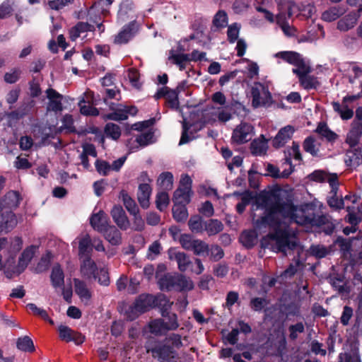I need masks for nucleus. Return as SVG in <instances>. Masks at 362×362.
I'll return each mask as SVG.
<instances>
[{
  "label": "nucleus",
  "instance_id": "1",
  "mask_svg": "<svg viewBox=\"0 0 362 362\" xmlns=\"http://www.w3.org/2000/svg\"><path fill=\"white\" fill-rule=\"evenodd\" d=\"M254 198L250 192V201ZM255 202L264 209V213L270 214L273 211L274 216L280 217L281 221L289 218L300 226H320L326 220L325 215L316 216L314 204L305 203L298 207L279 188L262 191L255 196Z\"/></svg>",
  "mask_w": 362,
  "mask_h": 362
},
{
  "label": "nucleus",
  "instance_id": "2",
  "mask_svg": "<svg viewBox=\"0 0 362 362\" xmlns=\"http://www.w3.org/2000/svg\"><path fill=\"white\" fill-rule=\"evenodd\" d=\"M259 221L262 226H268L272 230L267 237L275 241L274 250L276 252H282L286 255V250H294L297 247V241L290 240L289 232L281 228L283 221L280 217H274L273 211L270 214L264 212Z\"/></svg>",
  "mask_w": 362,
  "mask_h": 362
},
{
  "label": "nucleus",
  "instance_id": "3",
  "mask_svg": "<svg viewBox=\"0 0 362 362\" xmlns=\"http://www.w3.org/2000/svg\"><path fill=\"white\" fill-rule=\"evenodd\" d=\"M37 247L34 245L27 247L19 256L18 262L16 263V257L7 258L4 262V272L8 278L14 275H19L28 267L33 257Z\"/></svg>",
  "mask_w": 362,
  "mask_h": 362
},
{
  "label": "nucleus",
  "instance_id": "4",
  "mask_svg": "<svg viewBox=\"0 0 362 362\" xmlns=\"http://www.w3.org/2000/svg\"><path fill=\"white\" fill-rule=\"evenodd\" d=\"M159 284L162 289L175 288L182 291H189L194 288L192 280L182 274H167L160 279Z\"/></svg>",
  "mask_w": 362,
  "mask_h": 362
},
{
  "label": "nucleus",
  "instance_id": "5",
  "mask_svg": "<svg viewBox=\"0 0 362 362\" xmlns=\"http://www.w3.org/2000/svg\"><path fill=\"white\" fill-rule=\"evenodd\" d=\"M134 303L136 305V310L137 309L139 312L142 313L154 305H158L162 307L163 316H165V311L172 305V303H170L164 296H159L155 298L153 296L147 294L139 296Z\"/></svg>",
  "mask_w": 362,
  "mask_h": 362
},
{
  "label": "nucleus",
  "instance_id": "6",
  "mask_svg": "<svg viewBox=\"0 0 362 362\" xmlns=\"http://www.w3.org/2000/svg\"><path fill=\"white\" fill-rule=\"evenodd\" d=\"M250 94L252 97V106L254 108L269 107L274 103L268 86L259 82L255 83L250 89Z\"/></svg>",
  "mask_w": 362,
  "mask_h": 362
},
{
  "label": "nucleus",
  "instance_id": "7",
  "mask_svg": "<svg viewBox=\"0 0 362 362\" xmlns=\"http://www.w3.org/2000/svg\"><path fill=\"white\" fill-rule=\"evenodd\" d=\"M327 182L331 188L329 195L327 199L328 206L335 210L343 209L344 207V199L342 198H339L337 196L339 185L337 174H329Z\"/></svg>",
  "mask_w": 362,
  "mask_h": 362
},
{
  "label": "nucleus",
  "instance_id": "8",
  "mask_svg": "<svg viewBox=\"0 0 362 362\" xmlns=\"http://www.w3.org/2000/svg\"><path fill=\"white\" fill-rule=\"evenodd\" d=\"M17 223L16 215L11 211L0 210V234L11 231L16 227Z\"/></svg>",
  "mask_w": 362,
  "mask_h": 362
},
{
  "label": "nucleus",
  "instance_id": "9",
  "mask_svg": "<svg viewBox=\"0 0 362 362\" xmlns=\"http://www.w3.org/2000/svg\"><path fill=\"white\" fill-rule=\"evenodd\" d=\"M156 100L165 98L169 107L177 109L179 107L178 93L175 90H170L168 87L159 89L154 95Z\"/></svg>",
  "mask_w": 362,
  "mask_h": 362
},
{
  "label": "nucleus",
  "instance_id": "10",
  "mask_svg": "<svg viewBox=\"0 0 362 362\" xmlns=\"http://www.w3.org/2000/svg\"><path fill=\"white\" fill-rule=\"evenodd\" d=\"M294 133V128L287 125L281 128L272 141V146L275 148L283 147L290 140Z\"/></svg>",
  "mask_w": 362,
  "mask_h": 362
},
{
  "label": "nucleus",
  "instance_id": "11",
  "mask_svg": "<svg viewBox=\"0 0 362 362\" xmlns=\"http://www.w3.org/2000/svg\"><path fill=\"white\" fill-rule=\"evenodd\" d=\"M93 93L91 91H87L84 93L83 98L79 102L81 113L84 115L96 116L99 111L94 107Z\"/></svg>",
  "mask_w": 362,
  "mask_h": 362
},
{
  "label": "nucleus",
  "instance_id": "12",
  "mask_svg": "<svg viewBox=\"0 0 362 362\" xmlns=\"http://www.w3.org/2000/svg\"><path fill=\"white\" fill-rule=\"evenodd\" d=\"M153 356L160 362H175L177 356L175 352L167 346H157L152 350Z\"/></svg>",
  "mask_w": 362,
  "mask_h": 362
},
{
  "label": "nucleus",
  "instance_id": "13",
  "mask_svg": "<svg viewBox=\"0 0 362 362\" xmlns=\"http://www.w3.org/2000/svg\"><path fill=\"white\" fill-rule=\"evenodd\" d=\"M90 223L95 230L101 233L110 226L108 216L103 211L93 214L90 218Z\"/></svg>",
  "mask_w": 362,
  "mask_h": 362
},
{
  "label": "nucleus",
  "instance_id": "14",
  "mask_svg": "<svg viewBox=\"0 0 362 362\" xmlns=\"http://www.w3.org/2000/svg\"><path fill=\"white\" fill-rule=\"evenodd\" d=\"M110 214L114 221L120 229L126 230L129 228V221L121 206H114Z\"/></svg>",
  "mask_w": 362,
  "mask_h": 362
},
{
  "label": "nucleus",
  "instance_id": "15",
  "mask_svg": "<svg viewBox=\"0 0 362 362\" xmlns=\"http://www.w3.org/2000/svg\"><path fill=\"white\" fill-rule=\"evenodd\" d=\"M362 136V122H353L351 128L347 134L346 142L350 147L357 146Z\"/></svg>",
  "mask_w": 362,
  "mask_h": 362
},
{
  "label": "nucleus",
  "instance_id": "16",
  "mask_svg": "<svg viewBox=\"0 0 362 362\" xmlns=\"http://www.w3.org/2000/svg\"><path fill=\"white\" fill-rule=\"evenodd\" d=\"M153 134L148 131L129 141L127 146L131 151H136L140 146H145L152 142Z\"/></svg>",
  "mask_w": 362,
  "mask_h": 362
},
{
  "label": "nucleus",
  "instance_id": "17",
  "mask_svg": "<svg viewBox=\"0 0 362 362\" xmlns=\"http://www.w3.org/2000/svg\"><path fill=\"white\" fill-rule=\"evenodd\" d=\"M169 258L171 260H175L178 265V269L181 272H185L187 269L191 262L187 255L182 252H178L175 249H170L168 251Z\"/></svg>",
  "mask_w": 362,
  "mask_h": 362
},
{
  "label": "nucleus",
  "instance_id": "18",
  "mask_svg": "<svg viewBox=\"0 0 362 362\" xmlns=\"http://www.w3.org/2000/svg\"><path fill=\"white\" fill-rule=\"evenodd\" d=\"M93 26L87 23H78L70 30V37L72 40H76L78 37L83 40L87 37V33L93 32Z\"/></svg>",
  "mask_w": 362,
  "mask_h": 362
},
{
  "label": "nucleus",
  "instance_id": "19",
  "mask_svg": "<svg viewBox=\"0 0 362 362\" xmlns=\"http://www.w3.org/2000/svg\"><path fill=\"white\" fill-rule=\"evenodd\" d=\"M46 93L49 100V103L47 104V110L54 112L61 111L62 110V95L52 88L47 89Z\"/></svg>",
  "mask_w": 362,
  "mask_h": 362
},
{
  "label": "nucleus",
  "instance_id": "20",
  "mask_svg": "<svg viewBox=\"0 0 362 362\" xmlns=\"http://www.w3.org/2000/svg\"><path fill=\"white\" fill-rule=\"evenodd\" d=\"M74 287L75 292L80 298L81 302L88 305L90 301L92 293L86 284L79 279H74Z\"/></svg>",
  "mask_w": 362,
  "mask_h": 362
},
{
  "label": "nucleus",
  "instance_id": "21",
  "mask_svg": "<svg viewBox=\"0 0 362 362\" xmlns=\"http://www.w3.org/2000/svg\"><path fill=\"white\" fill-rule=\"evenodd\" d=\"M20 203L19 194L17 192L11 191L6 194L4 200L0 202V210L5 211L17 207Z\"/></svg>",
  "mask_w": 362,
  "mask_h": 362
},
{
  "label": "nucleus",
  "instance_id": "22",
  "mask_svg": "<svg viewBox=\"0 0 362 362\" xmlns=\"http://www.w3.org/2000/svg\"><path fill=\"white\" fill-rule=\"evenodd\" d=\"M81 272L86 279L93 277L96 279L98 268L95 262L90 257L81 258Z\"/></svg>",
  "mask_w": 362,
  "mask_h": 362
},
{
  "label": "nucleus",
  "instance_id": "23",
  "mask_svg": "<svg viewBox=\"0 0 362 362\" xmlns=\"http://www.w3.org/2000/svg\"><path fill=\"white\" fill-rule=\"evenodd\" d=\"M268 148L267 140L264 135H261L259 139H254L250 143V153L255 156L264 155Z\"/></svg>",
  "mask_w": 362,
  "mask_h": 362
},
{
  "label": "nucleus",
  "instance_id": "24",
  "mask_svg": "<svg viewBox=\"0 0 362 362\" xmlns=\"http://www.w3.org/2000/svg\"><path fill=\"white\" fill-rule=\"evenodd\" d=\"M249 134V125L243 122L233 131L232 139L236 144H243L247 141V136Z\"/></svg>",
  "mask_w": 362,
  "mask_h": 362
},
{
  "label": "nucleus",
  "instance_id": "25",
  "mask_svg": "<svg viewBox=\"0 0 362 362\" xmlns=\"http://www.w3.org/2000/svg\"><path fill=\"white\" fill-rule=\"evenodd\" d=\"M315 132L329 143H334L339 138V135L332 131L325 122H320Z\"/></svg>",
  "mask_w": 362,
  "mask_h": 362
},
{
  "label": "nucleus",
  "instance_id": "26",
  "mask_svg": "<svg viewBox=\"0 0 362 362\" xmlns=\"http://www.w3.org/2000/svg\"><path fill=\"white\" fill-rule=\"evenodd\" d=\"M151 194V187L148 184H141L137 193L138 200L144 209L149 206V198Z\"/></svg>",
  "mask_w": 362,
  "mask_h": 362
},
{
  "label": "nucleus",
  "instance_id": "27",
  "mask_svg": "<svg viewBox=\"0 0 362 362\" xmlns=\"http://www.w3.org/2000/svg\"><path fill=\"white\" fill-rule=\"evenodd\" d=\"M102 233L110 244L117 245L121 243V233L114 226L110 225Z\"/></svg>",
  "mask_w": 362,
  "mask_h": 362
},
{
  "label": "nucleus",
  "instance_id": "28",
  "mask_svg": "<svg viewBox=\"0 0 362 362\" xmlns=\"http://www.w3.org/2000/svg\"><path fill=\"white\" fill-rule=\"evenodd\" d=\"M134 24H129L124 26L123 29L115 36L114 42L116 44L127 43L134 34Z\"/></svg>",
  "mask_w": 362,
  "mask_h": 362
},
{
  "label": "nucleus",
  "instance_id": "29",
  "mask_svg": "<svg viewBox=\"0 0 362 362\" xmlns=\"http://www.w3.org/2000/svg\"><path fill=\"white\" fill-rule=\"evenodd\" d=\"M78 251L80 258L90 257L92 251L91 239L88 235L79 238Z\"/></svg>",
  "mask_w": 362,
  "mask_h": 362
},
{
  "label": "nucleus",
  "instance_id": "30",
  "mask_svg": "<svg viewBox=\"0 0 362 362\" xmlns=\"http://www.w3.org/2000/svg\"><path fill=\"white\" fill-rule=\"evenodd\" d=\"M344 13L345 8L343 6H332L322 13V18L325 21L332 22L339 18Z\"/></svg>",
  "mask_w": 362,
  "mask_h": 362
},
{
  "label": "nucleus",
  "instance_id": "31",
  "mask_svg": "<svg viewBox=\"0 0 362 362\" xmlns=\"http://www.w3.org/2000/svg\"><path fill=\"white\" fill-rule=\"evenodd\" d=\"M276 57H280L286 62L296 66L298 64L303 66L301 62V55L296 52L293 51H284L276 54Z\"/></svg>",
  "mask_w": 362,
  "mask_h": 362
},
{
  "label": "nucleus",
  "instance_id": "32",
  "mask_svg": "<svg viewBox=\"0 0 362 362\" xmlns=\"http://www.w3.org/2000/svg\"><path fill=\"white\" fill-rule=\"evenodd\" d=\"M223 230V224L218 219H209L204 223V231L208 235H214Z\"/></svg>",
  "mask_w": 362,
  "mask_h": 362
},
{
  "label": "nucleus",
  "instance_id": "33",
  "mask_svg": "<svg viewBox=\"0 0 362 362\" xmlns=\"http://www.w3.org/2000/svg\"><path fill=\"white\" fill-rule=\"evenodd\" d=\"M205 221L198 215L192 216L188 221L189 230L197 234H202L204 231Z\"/></svg>",
  "mask_w": 362,
  "mask_h": 362
},
{
  "label": "nucleus",
  "instance_id": "34",
  "mask_svg": "<svg viewBox=\"0 0 362 362\" xmlns=\"http://www.w3.org/2000/svg\"><path fill=\"white\" fill-rule=\"evenodd\" d=\"M362 159L361 151L357 149L347 151L345 155V163L348 167L359 165Z\"/></svg>",
  "mask_w": 362,
  "mask_h": 362
},
{
  "label": "nucleus",
  "instance_id": "35",
  "mask_svg": "<svg viewBox=\"0 0 362 362\" xmlns=\"http://www.w3.org/2000/svg\"><path fill=\"white\" fill-rule=\"evenodd\" d=\"M192 194V192L177 189L173 195L174 204L187 205L190 202Z\"/></svg>",
  "mask_w": 362,
  "mask_h": 362
},
{
  "label": "nucleus",
  "instance_id": "36",
  "mask_svg": "<svg viewBox=\"0 0 362 362\" xmlns=\"http://www.w3.org/2000/svg\"><path fill=\"white\" fill-rule=\"evenodd\" d=\"M58 331L59 334V337L62 340L66 341H70L72 340L76 341L77 343H80L83 341V339L81 337H79V339L75 338L74 332L67 326L60 325L58 327Z\"/></svg>",
  "mask_w": 362,
  "mask_h": 362
},
{
  "label": "nucleus",
  "instance_id": "37",
  "mask_svg": "<svg viewBox=\"0 0 362 362\" xmlns=\"http://www.w3.org/2000/svg\"><path fill=\"white\" fill-rule=\"evenodd\" d=\"M169 60L177 65L180 70H184L186 66V64L189 61V57L185 54L175 53L171 52L168 57Z\"/></svg>",
  "mask_w": 362,
  "mask_h": 362
},
{
  "label": "nucleus",
  "instance_id": "38",
  "mask_svg": "<svg viewBox=\"0 0 362 362\" xmlns=\"http://www.w3.org/2000/svg\"><path fill=\"white\" fill-rule=\"evenodd\" d=\"M332 107L334 110L339 113L341 118L344 120H348L353 117L354 111L349 108L347 105L342 104V107L339 103L333 102Z\"/></svg>",
  "mask_w": 362,
  "mask_h": 362
},
{
  "label": "nucleus",
  "instance_id": "39",
  "mask_svg": "<svg viewBox=\"0 0 362 362\" xmlns=\"http://www.w3.org/2000/svg\"><path fill=\"white\" fill-rule=\"evenodd\" d=\"M315 141L314 136H309L305 139L303 143V150L313 157L317 156L320 151L319 148L315 145Z\"/></svg>",
  "mask_w": 362,
  "mask_h": 362
},
{
  "label": "nucleus",
  "instance_id": "40",
  "mask_svg": "<svg viewBox=\"0 0 362 362\" xmlns=\"http://www.w3.org/2000/svg\"><path fill=\"white\" fill-rule=\"evenodd\" d=\"M300 84L306 90H317L320 86L317 78L313 76L305 75L299 78Z\"/></svg>",
  "mask_w": 362,
  "mask_h": 362
},
{
  "label": "nucleus",
  "instance_id": "41",
  "mask_svg": "<svg viewBox=\"0 0 362 362\" xmlns=\"http://www.w3.org/2000/svg\"><path fill=\"white\" fill-rule=\"evenodd\" d=\"M23 247V240L21 237L16 236L11 239L10 245L7 250L8 258L16 257L17 253Z\"/></svg>",
  "mask_w": 362,
  "mask_h": 362
},
{
  "label": "nucleus",
  "instance_id": "42",
  "mask_svg": "<svg viewBox=\"0 0 362 362\" xmlns=\"http://www.w3.org/2000/svg\"><path fill=\"white\" fill-rule=\"evenodd\" d=\"M173 214L177 221H185L188 217V211L186 205L174 204Z\"/></svg>",
  "mask_w": 362,
  "mask_h": 362
},
{
  "label": "nucleus",
  "instance_id": "43",
  "mask_svg": "<svg viewBox=\"0 0 362 362\" xmlns=\"http://www.w3.org/2000/svg\"><path fill=\"white\" fill-rule=\"evenodd\" d=\"M281 312L286 315V319L289 317H297L300 314V307L295 303L284 304L281 308Z\"/></svg>",
  "mask_w": 362,
  "mask_h": 362
},
{
  "label": "nucleus",
  "instance_id": "44",
  "mask_svg": "<svg viewBox=\"0 0 362 362\" xmlns=\"http://www.w3.org/2000/svg\"><path fill=\"white\" fill-rule=\"evenodd\" d=\"M111 4V0H98L90 8L89 14H91L96 11L100 12L103 15H106L109 12V8Z\"/></svg>",
  "mask_w": 362,
  "mask_h": 362
},
{
  "label": "nucleus",
  "instance_id": "45",
  "mask_svg": "<svg viewBox=\"0 0 362 362\" xmlns=\"http://www.w3.org/2000/svg\"><path fill=\"white\" fill-rule=\"evenodd\" d=\"M17 348L23 351L32 352L35 350L32 339L27 336L20 337L17 339Z\"/></svg>",
  "mask_w": 362,
  "mask_h": 362
},
{
  "label": "nucleus",
  "instance_id": "46",
  "mask_svg": "<svg viewBox=\"0 0 362 362\" xmlns=\"http://www.w3.org/2000/svg\"><path fill=\"white\" fill-rule=\"evenodd\" d=\"M158 185L164 189H170L173 184V176L170 172L162 173L158 179Z\"/></svg>",
  "mask_w": 362,
  "mask_h": 362
},
{
  "label": "nucleus",
  "instance_id": "47",
  "mask_svg": "<svg viewBox=\"0 0 362 362\" xmlns=\"http://www.w3.org/2000/svg\"><path fill=\"white\" fill-rule=\"evenodd\" d=\"M64 273L62 269L57 266L52 269L51 279L54 287H61L64 284Z\"/></svg>",
  "mask_w": 362,
  "mask_h": 362
},
{
  "label": "nucleus",
  "instance_id": "48",
  "mask_svg": "<svg viewBox=\"0 0 362 362\" xmlns=\"http://www.w3.org/2000/svg\"><path fill=\"white\" fill-rule=\"evenodd\" d=\"M105 136L114 140H117L121 135V130L118 125L113 123H108L105 128Z\"/></svg>",
  "mask_w": 362,
  "mask_h": 362
},
{
  "label": "nucleus",
  "instance_id": "49",
  "mask_svg": "<svg viewBox=\"0 0 362 362\" xmlns=\"http://www.w3.org/2000/svg\"><path fill=\"white\" fill-rule=\"evenodd\" d=\"M27 308L31 310L34 315L40 316L44 320L48 322L51 325H54V322L52 319H50L48 316L47 311L42 308H38L34 303H28L27 305Z\"/></svg>",
  "mask_w": 362,
  "mask_h": 362
},
{
  "label": "nucleus",
  "instance_id": "50",
  "mask_svg": "<svg viewBox=\"0 0 362 362\" xmlns=\"http://www.w3.org/2000/svg\"><path fill=\"white\" fill-rule=\"evenodd\" d=\"M170 199L165 192H160L156 195V207L160 211H163L169 204Z\"/></svg>",
  "mask_w": 362,
  "mask_h": 362
},
{
  "label": "nucleus",
  "instance_id": "51",
  "mask_svg": "<svg viewBox=\"0 0 362 362\" xmlns=\"http://www.w3.org/2000/svg\"><path fill=\"white\" fill-rule=\"evenodd\" d=\"M192 250L197 255L205 256L209 255L208 245L201 240H196V242Z\"/></svg>",
  "mask_w": 362,
  "mask_h": 362
},
{
  "label": "nucleus",
  "instance_id": "52",
  "mask_svg": "<svg viewBox=\"0 0 362 362\" xmlns=\"http://www.w3.org/2000/svg\"><path fill=\"white\" fill-rule=\"evenodd\" d=\"M166 324L163 320H155L149 324L150 331L152 333L162 334L167 331Z\"/></svg>",
  "mask_w": 362,
  "mask_h": 362
},
{
  "label": "nucleus",
  "instance_id": "53",
  "mask_svg": "<svg viewBox=\"0 0 362 362\" xmlns=\"http://www.w3.org/2000/svg\"><path fill=\"white\" fill-rule=\"evenodd\" d=\"M214 25L216 28H223L228 24V16L225 11H219L213 20Z\"/></svg>",
  "mask_w": 362,
  "mask_h": 362
},
{
  "label": "nucleus",
  "instance_id": "54",
  "mask_svg": "<svg viewBox=\"0 0 362 362\" xmlns=\"http://www.w3.org/2000/svg\"><path fill=\"white\" fill-rule=\"evenodd\" d=\"M288 331L290 339L294 341L298 338V333H303L305 332L304 325L301 322L291 325L288 327Z\"/></svg>",
  "mask_w": 362,
  "mask_h": 362
},
{
  "label": "nucleus",
  "instance_id": "55",
  "mask_svg": "<svg viewBox=\"0 0 362 362\" xmlns=\"http://www.w3.org/2000/svg\"><path fill=\"white\" fill-rule=\"evenodd\" d=\"M109 118L112 120L120 121L127 119L125 106L119 105L115 112L109 115Z\"/></svg>",
  "mask_w": 362,
  "mask_h": 362
},
{
  "label": "nucleus",
  "instance_id": "56",
  "mask_svg": "<svg viewBox=\"0 0 362 362\" xmlns=\"http://www.w3.org/2000/svg\"><path fill=\"white\" fill-rule=\"evenodd\" d=\"M197 239H194L189 234H182L180 238V243L182 247L187 250H192Z\"/></svg>",
  "mask_w": 362,
  "mask_h": 362
},
{
  "label": "nucleus",
  "instance_id": "57",
  "mask_svg": "<svg viewBox=\"0 0 362 362\" xmlns=\"http://www.w3.org/2000/svg\"><path fill=\"white\" fill-rule=\"evenodd\" d=\"M240 28V26L238 23H233L228 26L227 36L230 42L233 43L238 39Z\"/></svg>",
  "mask_w": 362,
  "mask_h": 362
},
{
  "label": "nucleus",
  "instance_id": "58",
  "mask_svg": "<svg viewBox=\"0 0 362 362\" xmlns=\"http://www.w3.org/2000/svg\"><path fill=\"white\" fill-rule=\"evenodd\" d=\"M310 254L316 258L321 259L327 256L328 251L325 246L322 245H311Z\"/></svg>",
  "mask_w": 362,
  "mask_h": 362
},
{
  "label": "nucleus",
  "instance_id": "59",
  "mask_svg": "<svg viewBox=\"0 0 362 362\" xmlns=\"http://www.w3.org/2000/svg\"><path fill=\"white\" fill-rule=\"evenodd\" d=\"M354 315L353 308L349 305H345L340 317V322L344 326H347L349 324L351 318Z\"/></svg>",
  "mask_w": 362,
  "mask_h": 362
},
{
  "label": "nucleus",
  "instance_id": "60",
  "mask_svg": "<svg viewBox=\"0 0 362 362\" xmlns=\"http://www.w3.org/2000/svg\"><path fill=\"white\" fill-rule=\"evenodd\" d=\"M124 204L127 210L132 214L139 211V209L135 202L127 194L122 195Z\"/></svg>",
  "mask_w": 362,
  "mask_h": 362
},
{
  "label": "nucleus",
  "instance_id": "61",
  "mask_svg": "<svg viewBox=\"0 0 362 362\" xmlns=\"http://www.w3.org/2000/svg\"><path fill=\"white\" fill-rule=\"evenodd\" d=\"M335 243L338 245L340 250L344 252H348L351 249L352 242L351 239H346L341 236H339L335 240Z\"/></svg>",
  "mask_w": 362,
  "mask_h": 362
},
{
  "label": "nucleus",
  "instance_id": "62",
  "mask_svg": "<svg viewBox=\"0 0 362 362\" xmlns=\"http://www.w3.org/2000/svg\"><path fill=\"white\" fill-rule=\"evenodd\" d=\"M327 175L322 170H315L308 175V178L313 182H324Z\"/></svg>",
  "mask_w": 362,
  "mask_h": 362
},
{
  "label": "nucleus",
  "instance_id": "63",
  "mask_svg": "<svg viewBox=\"0 0 362 362\" xmlns=\"http://www.w3.org/2000/svg\"><path fill=\"white\" fill-rule=\"evenodd\" d=\"M199 211L206 217H211L214 214L213 204L209 201H206L202 204Z\"/></svg>",
  "mask_w": 362,
  "mask_h": 362
},
{
  "label": "nucleus",
  "instance_id": "64",
  "mask_svg": "<svg viewBox=\"0 0 362 362\" xmlns=\"http://www.w3.org/2000/svg\"><path fill=\"white\" fill-rule=\"evenodd\" d=\"M338 362H361L358 356H354L349 352H341L338 356Z\"/></svg>",
  "mask_w": 362,
  "mask_h": 362
}]
</instances>
